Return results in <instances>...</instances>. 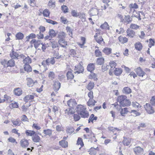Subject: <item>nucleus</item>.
I'll use <instances>...</instances> for the list:
<instances>
[{"label": "nucleus", "mask_w": 155, "mask_h": 155, "mask_svg": "<svg viewBox=\"0 0 155 155\" xmlns=\"http://www.w3.org/2000/svg\"><path fill=\"white\" fill-rule=\"evenodd\" d=\"M150 104L146 103L143 105V107L147 112L149 114H152L155 112L153 108Z\"/></svg>", "instance_id": "f257e3e1"}, {"label": "nucleus", "mask_w": 155, "mask_h": 155, "mask_svg": "<svg viewBox=\"0 0 155 155\" xmlns=\"http://www.w3.org/2000/svg\"><path fill=\"white\" fill-rule=\"evenodd\" d=\"M10 55L12 59H18L19 58H24L25 57V56L23 54L19 55L17 52L14 51L11 52L10 53Z\"/></svg>", "instance_id": "f03ea898"}, {"label": "nucleus", "mask_w": 155, "mask_h": 155, "mask_svg": "<svg viewBox=\"0 0 155 155\" xmlns=\"http://www.w3.org/2000/svg\"><path fill=\"white\" fill-rule=\"evenodd\" d=\"M134 151L135 154L137 155H140L143 154V150L139 146H137L134 149Z\"/></svg>", "instance_id": "7ed1b4c3"}, {"label": "nucleus", "mask_w": 155, "mask_h": 155, "mask_svg": "<svg viewBox=\"0 0 155 155\" xmlns=\"http://www.w3.org/2000/svg\"><path fill=\"white\" fill-rule=\"evenodd\" d=\"M134 71L136 73L137 75L140 77H143L146 74L142 70L140 67L135 69Z\"/></svg>", "instance_id": "20e7f679"}, {"label": "nucleus", "mask_w": 155, "mask_h": 155, "mask_svg": "<svg viewBox=\"0 0 155 155\" xmlns=\"http://www.w3.org/2000/svg\"><path fill=\"white\" fill-rule=\"evenodd\" d=\"M76 110V112L79 114L85 110H86V108L85 106L80 104L77 105Z\"/></svg>", "instance_id": "39448f33"}, {"label": "nucleus", "mask_w": 155, "mask_h": 155, "mask_svg": "<svg viewBox=\"0 0 155 155\" xmlns=\"http://www.w3.org/2000/svg\"><path fill=\"white\" fill-rule=\"evenodd\" d=\"M55 62L54 58V57H51L50 58H48L45 61H43L42 64V65H44L46 63L47 65H49L50 64H54Z\"/></svg>", "instance_id": "423d86ee"}, {"label": "nucleus", "mask_w": 155, "mask_h": 155, "mask_svg": "<svg viewBox=\"0 0 155 155\" xmlns=\"http://www.w3.org/2000/svg\"><path fill=\"white\" fill-rule=\"evenodd\" d=\"M67 104L70 107L74 108L77 104V103L74 99H71L67 102Z\"/></svg>", "instance_id": "0eeeda50"}, {"label": "nucleus", "mask_w": 155, "mask_h": 155, "mask_svg": "<svg viewBox=\"0 0 155 155\" xmlns=\"http://www.w3.org/2000/svg\"><path fill=\"white\" fill-rule=\"evenodd\" d=\"M20 144L22 147H28L29 142L28 140L25 139H23L20 140Z\"/></svg>", "instance_id": "6e6552de"}, {"label": "nucleus", "mask_w": 155, "mask_h": 155, "mask_svg": "<svg viewBox=\"0 0 155 155\" xmlns=\"http://www.w3.org/2000/svg\"><path fill=\"white\" fill-rule=\"evenodd\" d=\"M74 70L76 71L74 72L75 73H78V74L82 73L84 71V68L81 65H79L77 66H75Z\"/></svg>", "instance_id": "1a4fd4ad"}, {"label": "nucleus", "mask_w": 155, "mask_h": 155, "mask_svg": "<svg viewBox=\"0 0 155 155\" xmlns=\"http://www.w3.org/2000/svg\"><path fill=\"white\" fill-rule=\"evenodd\" d=\"M27 81V84L29 87H31L36 83H37V81H34L33 80L30 78H28L26 79Z\"/></svg>", "instance_id": "9d476101"}, {"label": "nucleus", "mask_w": 155, "mask_h": 155, "mask_svg": "<svg viewBox=\"0 0 155 155\" xmlns=\"http://www.w3.org/2000/svg\"><path fill=\"white\" fill-rule=\"evenodd\" d=\"M54 91H57L60 87L61 83L58 80H54Z\"/></svg>", "instance_id": "9b49d317"}, {"label": "nucleus", "mask_w": 155, "mask_h": 155, "mask_svg": "<svg viewBox=\"0 0 155 155\" xmlns=\"http://www.w3.org/2000/svg\"><path fill=\"white\" fill-rule=\"evenodd\" d=\"M127 35L131 38H133L135 35V32L130 29H128L126 31Z\"/></svg>", "instance_id": "f8f14e48"}, {"label": "nucleus", "mask_w": 155, "mask_h": 155, "mask_svg": "<svg viewBox=\"0 0 155 155\" xmlns=\"http://www.w3.org/2000/svg\"><path fill=\"white\" fill-rule=\"evenodd\" d=\"M58 43L59 45L63 48H66V46L68 45L67 42L64 39H59L58 41Z\"/></svg>", "instance_id": "ddd939ff"}, {"label": "nucleus", "mask_w": 155, "mask_h": 155, "mask_svg": "<svg viewBox=\"0 0 155 155\" xmlns=\"http://www.w3.org/2000/svg\"><path fill=\"white\" fill-rule=\"evenodd\" d=\"M65 114L70 116L73 114L75 112V111L74 108L70 107L66 109L65 110Z\"/></svg>", "instance_id": "4468645a"}, {"label": "nucleus", "mask_w": 155, "mask_h": 155, "mask_svg": "<svg viewBox=\"0 0 155 155\" xmlns=\"http://www.w3.org/2000/svg\"><path fill=\"white\" fill-rule=\"evenodd\" d=\"M32 140L35 143L39 142L41 141L40 137L36 133L32 137Z\"/></svg>", "instance_id": "2eb2a0df"}, {"label": "nucleus", "mask_w": 155, "mask_h": 155, "mask_svg": "<svg viewBox=\"0 0 155 155\" xmlns=\"http://www.w3.org/2000/svg\"><path fill=\"white\" fill-rule=\"evenodd\" d=\"M22 90L19 87L15 89L14 90V93L16 96H19L22 94Z\"/></svg>", "instance_id": "dca6fc26"}, {"label": "nucleus", "mask_w": 155, "mask_h": 155, "mask_svg": "<svg viewBox=\"0 0 155 155\" xmlns=\"http://www.w3.org/2000/svg\"><path fill=\"white\" fill-rule=\"evenodd\" d=\"M130 104L131 102L129 100L127 99V98H125V99L123 101L120 105V106L122 107L127 106H130Z\"/></svg>", "instance_id": "f3484780"}, {"label": "nucleus", "mask_w": 155, "mask_h": 155, "mask_svg": "<svg viewBox=\"0 0 155 155\" xmlns=\"http://www.w3.org/2000/svg\"><path fill=\"white\" fill-rule=\"evenodd\" d=\"M127 97L125 95H121L119 96L117 98V101L118 102L120 105L121 104L123 101L125 99V98H127Z\"/></svg>", "instance_id": "a211bd4d"}, {"label": "nucleus", "mask_w": 155, "mask_h": 155, "mask_svg": "<svg viewBox=\"0 0 155 155\" xmlns=\"http://www.w3.org/2000/svg\"><path fill=\"white\" fill-rule=\"evenodd\" d=\"M81 117L84 118H87L89 115V113L86 110L79 114Z\"/></svg>", "instance_id": "6ab92c4d"}, {"label": "nucleus", "mask_w": 155, "mask_h": 155, "mask_svg": "<svg viewBox=\"0 0 155 155\" xmlns=\"http://www.w3.org/2000/svg\"><path fill=\"white\" fill-rule=\"evenodd\" d=\"M31 44H34L35 48H38V46L41 44V41L39 40L36 41L35 39L32 40L31 41Z\"/></svg>", "instance_id": "aec40b11"}, {"label": "nucleus", "mask_w": 155, "mask_h": 155, "mask_svg": "<svg viewBox=\"0 0 155 155\" xmlns=\"http://www.w3.org/2000/svg\"><path fill=\"white\" fill-rule=\"evenodd\" d=\"M118 39L119 41L122 44L126 43L128 41V39L127 38L121 36H119Z\"/></svg>", "instance_id": "412c9836"}, {"label": "nucleus", "mask_w": 155, "mask_h": 155, "mask_svg": "<svg viewBox=\"0 0 155 155\" xmlns=\"http://www.w3.org/2000/svg\"><path fill=\"white\" fill-rule=\"evenodd\" d=\"M90 15H96L98 14V11L97 9L94 8H91L90 11Z\"/></svg>", "instance_id": "4be33fe9"}, {"label": "nucleus", "mask_w": 155, "mask_h": 155, "mask_svg": "<svg viewBox=\"0 0 155 155\" xmlns=\"http://www.w3.org/2000/svg\"><path fill=\"white\" fill-rule=\"evenodd\" d=\"M100 28L102 29L110 30V26L108 23L106 21L101 25Z\"/></svg>", "instance_id": "5701e85b"}, {"label": "nucleus", "mask_w": 155, "mask_h": 155, "mask_svg": "<svg viewBox=\"0 0 155 155\" xmlns=\"http://www.w3.org/2000/svg\"><path fill=\"white\" fill-rule=\"evenodd\" d=\"M134 46L136 49L138 51H140L141 50L143 47L141 44L139 42H138L135 43Z\"/></svg>", "instance_id": "b1692460"}, {"label": "nucleus", "mask_w": 155, "mask_h": 155, "mask_svg": "<svg viewBox=\"0 0 155 155\" xmlns=\"http://www.w3.org/2000/svg\"><path fill=\"white\" fill-rule=\"evenodd\" d=\"M16 39L22 40L24 37V35L21 32L17 33L15 35Z\"/></svg>", "instance_id": "393cba45"}, {"label": "nucleus", "mask_w": 155, "mask_h": 155, "mask_svg": "<svg viewBox=\"0 0 155 155\" xmlns=\"http://www.w3.org/2000/svg\"><path fill=\"white\" fill-rule=\"evenodd\" d=\"M124 139L123 141V143L124 145L128 146L130 143L131 140L129 138H127L124 137Z\"/></svg>", "instance_id": "a878e982"}, {"label": "nucleus", "mask_w": 155, "mask_h": 155, "mask_svg": "<svg viewBox=\"0 0 155 155\" xmlns=\"http://www.w3.org/2000/svg\"><path fill=\"white\" fill-rule=\"evenodd\" d=\"M66 37V34L63 32H59L58 35V38L59 39H64Z\"/></svg>", "instance_id": "bb28decb"}, {"label": "nucleus", "mask_w": 155, "mask_h": 155, "mask_svg": "<svg viewBox=\"0 0 155 155\" xmlns=\"http://www.w3.org/2000/svg\"><path fill=\"white\" fill-rule=\"evenodd\" d=\"M24 69L25 71L27 72H31L32 71V69L30 66L28 64H26L24 65Z\"/></svg>", "instance_id": "cd10ccee"}, {"label": "nucleus", "mask_w": 155, "mask_h": 155, "mask_svg": "<svg viewBox=\"0 0 155 155\" xmlns=\"http://www.w3.org/2000/svg\"><path fill=\"white\" fill-rule=\"evenodd\" d=\"M112 49L110 48H105L103 50V52L106 54L109 55L111 53Z\"/></svg>", "instance_id": "c85d7f7f"}, {"label": "nucleus", "mask_w": 155, "mask_h": 155, "mask_svg": "<svg viewBox=\"0 0 155 155\" xmlns=\"http://www.w3.org/2000/svg\"><path fill=\"white\" fill-rule=\"evenodd\" d=\"M23 62L25 64H28L31 63V59L29 56H28L27 57L25 58V59L23 60Z\"/></svg>", "instance_id": "c756f323"}, {"label": "nucleus", "mask_w": 155, "mask_h": 155, "mask_svg": "<svg viewBox=\"0 0 155 155\" xmlns=\"http://www.w3.org/2000/svg\"><path fill=\"white\" fill-rule=\"evenodd\" d=\"M94 69V64H90L87 66V70L90 72H92Z\"/></svg>", "instance_id": "7c9ffc66"}, {"label": "nucleus", "mask_w": 155, "mask_h": 155, "mask_svg": "<svg viewBox=\"0 0 155 155\" xmlns=\"http://www.w3.org/2000/svg\"><path fill=\"white\" fill-rule=\"evenodd\" d=\"M114 71L115 74L117 76H118L121 74L122 72V70L120 68H116Z\"/></svg>", "instance_id": "2f4dec72"}, {"label": "nucleus", "mask_w": 155, "mask_h": 155, "mask_svg": "<svg viewBox=\"0 0 155 155\" xmlns=\"http://www.w3.org/2000/svg\"><path fill=\"white\" fill-rule=\"evenodd\" d=\"M34 96L33 95H28L26 96L24 99V101L27 102L30 100H32L34 98Z\"/></svg>", "instance_id": "473e14b6"}, {"label": "nucleus", "mask_w": 155, "mask_h": 155, "mask_svg": "<svg viewBox=\"0 0 155 155\" xmlns=\"http://www.w3.org/2000/svg\"><path fill=\"white\" fill-rule=\"evenodd\" d=\"M25 134L27 136H33L36 132L33 130H26L25 131Z\"/></svg>", "instance_id": "72a5a7b5"}, {"label": "nucleus", "mask_w": 155, "mask_h": 155, "mask_svg": "<svg viewBox=\"0 0 155 155\" xmlns=\"http://www.w3.org/2000/svg\"><path fill=\"white\" fill-rule=\"evenodd\" d=\"M15 61L14 60L12 59L8 61L7 63V66L11 67L14 66L15 65Z\"/></svg>", "instance_id": "f704fd0d"}, {"label": "nucleus", "mask_w": 155, "mask_h": 155, "mask_svg": "<svg viewBox=\"0 0 155 155\" xmlns=\"http://www.w3.org/2000/svg\"><path fill=\"white\" fill-rule=\"evenodd\" d=\"M95 103H96V102L93 99H90L87 102V104L89 106H94Z\"/></svg>", "instance_id": "c9c22d12"}, {"label": "nucleus", "mask_w": 155, "mask_h": 155, "mask_svg": "<svg viewBox=\"0 0 155 155\" xmlns=\"http://www.w3.org/2000/svg\"><path fill=\"white\" fill-rule=\"evenodd\" d=\"M59 143L62 147L65 148L68 146L67 142L63 140L59 141Z\"/></svg>", "instance_id": "e433bc0d"}, {"label": "nucleus", "mask_w": 155, "mask_h": 155, "mask_svg": "<svg viewBox=\"0 0 155 155\" xmlns=\"http://www.w3.org/2000/svg\"><path fill=\"white\" fill-rule=\"evenodd\" d=\"M104 62V58L103 57L98 58L97 61V64L98 65H101Z\"/></svg>", "instance_id": "4c0bfd02"}, {"label": "nucleus", "mask_w": 155, "mask_h": 155, "mask_svg": "<svg viewBox=\"0 0 155 155\" xmlns=\"http://www.w3.org/2000/svg\"><path fill=\"white\" fill-rule=\"evenodd\" d=\"M123 92L124 94H129L131 93V91L129 87H126L123 89Z\"/></svg>", "instance_id": "58836bf2"}, {"label": "nucleus", "mask_w": 155, "mask_h": 155, "mask_svg": "<svg viewBox=\"0 0 155 155\" xmlns=\"http://www.w3.org/2000/svg\"><path fill=\"white\" fill-rule=\"evenodd\" d=\"M43 133L46 135H48L49 136H50L52 134V131L51 130L47 129L44 130H43Z\"/></svg>", "instance_id": "ea45409f"}, {"label": "nucleus", "mask_w": 155, "mask_h": 155, "mask_svg": "<svg viewBox=\"0 0 155 155\" xmlns=\"http://www.w3.org/2000/svg\"><path fill=\"white\" fill-rule=\"evenodd\" d=\"M36 37V35L35 34L33 33H31L28 36H27L26 37V41H29L30 39H32L35 38Z\"/></svg>", "instance_id": "a19ab883"}, {"label": "nucleus", "mask_w": 155, "mask_h": 155, "mask_svg": "<svg viewBox=\"0 0 155 155\" xmlns=\"http://www.w3.org/2000/svg\"><path fill=\"white\" fill-rule=\"evenodd\" d=\"M12 122L15 126H19L21 124V121L18 119H17L15 120H12Z\"/></svg>", "instance_id": "79ce46f5"}, {"label": "nucleus", "mask_w": 155, "mask_h": 155, "mask_svg": "<svg viewBox=\"0 0 155 155\" xmlns=\"http://www.w3.org/2000/svg\"><path fill=\"white\" fill-rule=\"evenodd\" d=\"M67 76L68 79H72L74 77V75L72 72L70 71L67 73Z\"/></svg>", "instance_id": "37998d69"}, {"label": "nucleus", "mask_w": 155, "mask_h": 155, "mask_svg": "<svg viewBox=\"0 0 155 155\" xmlns=\"http://www.w3.org/2000/svg\"><path fill=\"white\" fill-rule=\"evenodd\" d=\"M55 4L54 0H50L49 1L48 5L50 8H53L55 7Z\"/></svg>", "instance_id": "c03bdc74"}, {"label": "nucleus", "mask_w": 155, "mask_h": 155, "mask_svg": "<svg viewBox=\"0 0 155 155\" xmlns=\"http://www.w3.org/2000/svg\"><path fill=\"white\" fill-rule=\"evenodd\" d=\"M94 114H91L88 120V123H90L91 121L93 122L94 120H96L97 119V117H94Z\"/></svg>", "instance_id": "a18cd8bd"}, {"label": "nucleus", "mask_w": 155, "mask_h": 155, "mask_svg": "<svg viewBox=\"0 0 155 155\" xmlns=\"http://www.w3.org/2000/svg\"><path fill=\"white\" fill-rule=\"evenodd\" d=\"M48 77L51 80L54 79L55 77V75L54 72L52 71H50L48 73Z\"/></svg>", "instance_id": "49530a36"}, {"label": "nucleus", "mask_w": 155, "mask_h": 155, "mask_svg": "<svg viewBox=\"0 0 155 155\" xmlns=\"http://www.w3.org/2000/svg\"><path fill=\"white\" fill-rule=\"evenodd\" d=\"M89 154L91 155H95L96 154L97 152L95 148L91 147L89 151Z\"/></svg>", "instance_id": "de8ad7c7"}, {"label": "nucleus", "mask_w": 155, "mask_h": 155, "mask_svg": "<svg viewBox=\"0 0 155 155\" xmlns=\"http://www.w3.org/2000/svg\"><path fill=\"white\" fill-rule=\"evenodd\" d=\"M128 112L127 109V108H124L121 109L120 113L122 116H124L125 114H127Z\"/></svg>", "instance_id": "09e8293b"}, {"label": "nucleus", "mask_w": 155, "mask_h": 155, "mask_svg": "<svg viewBox=\"0 0 155 155\" xmlns=\"http://www.w3.org/2000/svg\"><path fill=\"white\" fill-rule=\"evenodd\" d=\"M54 58H55L56 59H60L62 57V56L61 55H59V53L58 52H54L53 54Z\"/></svg>", "instance_id": "8fccbe9b"}, {"label": "nucleus", "mask_w": 155, "mask_h": 155, "mask_svg": "<svg viewBox=\"0 0 155 155\" xmlns=\"http://www.w3.org/2000/svg\"><path fill=\"white\" fill-rule=\"evenodd\" d=\"M132 105L133 107L136 108H139L141 107V106L137 102H133L132 104Z\"/></svg>", "instance_id": "3c124183"}, {"label": "nucleus", "mask_w": 155, "mask_h": 155, "mask_svg": "<svg viewBox=\"0 0 155 155\" xmlns=\"http://www.w3.org/2000/svg\"><path fill=\"white\" fill-rule=\"evenodd\" d=\"M50 12L47 9H45L43 12V16L46 17L49 16L50 15Z\"/></svg>", "instance_id": "603ef678"}, {"label": "nucleus", "mask_w": 155, "mask_h": 155, "mask_svg": "<svg viewBox=\"0 0 155 155\" xmlns=\"http://www.w3.org/2000/svg\"><path fill=\"white\" fill-rule=\"evenodd\" d=\"M49 35L52 38L54 37L56 35L55 32L53 29L50 30L49 31Z\"/></svg>", "instance_id": "864d4df0"}, {"label": "nucleus", "mask_w": 155, "mask_h": 155, "mask_svg": "<svg viewBox=\"0 0 155 155\" xmlns=\"http://www.w3.org/2000/svg\"><path fill=\"white\" fill-rule=\"evenodd\" d=\"M124 19L125 22L127 23V24L129 23L131 21V20L130 19V17L128 15H125V16Z\"/></svg>", "instance_id": "5fc2aeb1"}, {"label": "nucleus", "mask_w": 155, "mask_h": 155, "mask_svg": "<svg viewBox=\"0 0 155 155\" xmlns=\"http://www.w3.org/2000/svg\"><path fill=\"white\" fill-rule=\"evenodd\" d=\"M45 19L46 20V22L48 23L52 24L53 25H57L58 24V23L55 21L52 20L50 19Z\"/></svg>", "instance_id": "6e6d98bb"}, {"label": "nucleus", "mask_w": 155, "mask_h": 155, "mask_svg": "<svg viewBox=\"0 0 155 155\" xmlns=\"http://www.w3.org/2000/svg\"><path fill=\"white\" fill-rule=\"evenodd\" d=\"M94 86V84L92 82H90L88 84L87 88L88 90L90 91L93 88Z\"/></svg>", "instance_id": "4d7b16f0"}, {"label": "nucleus", "mask_w": 155, "mask_h": 155, "mask_svg": "<svg viewBox=\"0 0 155 155\" xmlns=\"http://www.w3.org/2000/svg\"><path fill=\"white\" fill-rule=\"evenodd\" d=\"M124 32V28L122 27H120L119 28L117 29L116 31V32L118 34H121L123 33Z\"/></svg>", "instance_id": "13d9d810"}, {"label": "nucleus", "mask_w": 155, "mask_h": 155, "mask_svg": "<svg viewBox=\"0 0 155 155\" xmlns=\"http://www.w3.org/2000/svg\"><path fill=\"white\" fill-rule=\"evenodd\" d=\"M130 28L131 29L137 30L139 28V26L135 24H132L130 25Z\"/></svg>", "instance_id": "bf43d9fd"}, {"label": "nucleus", "mask_w": 155, "mask_h": 155, "mask_svg": "<svg viewBox=\"0 0 155 155\" xmlns=\"http://www.w3.org/2000/svg\"><path fill=\"white\" fill-rule=\"evenodd\" d=\"M130 112L133 113V115L134 116H138L140 115V112H138L135 110H131Z\"/></svg>", "instance_id": "052dcab7"}, {"label": "nucleus", "mask_w": 155, "mask_h": 155, "mask_svg": "<svg viewBox=\"0 0 155 155\" xmlns=\"http://www.w3.org/2000/svg\"><path fill=\"white\" fill-rule=\"evenodd\" d=\"M109 64L111 67L110 69L114 70L117 65V64L114 61H112L110 62Z\"/></svg>", "instance_id": "680f3d73"}, {"label": "nucleus", "mask_w": 155, "mask_h": 155, "mask_svg": "<svg viewBox=\"0 0 155 155\" xmlns=\"http://www.w3.org/2000/svg\"><path fill=\"white\" fill-rule=\"evenodd\" d=\"M152 106H155V95L153 96L150 100V103Z\"/></svg>", "instance_id": "e2e57ef3"}, {"label": "nucleus", "mask_w": 155, "mask_h": 155, "mask_svg": "<svg viewBox=\"0 0 155 155\" xmlns=\"http://www.w3.org/2000/svg\"><path fill=\"white\" fill-rule=\"evenodd\" d=\"M32 127L37 130H40L41 128L40 127L38 126V123H34L32 126Z\"/></svg>", "instance_id": "0e129e2a"}, {"label": "nucleus", "mask_w": 155, "mask_h": 155, "mask_svg": "<svg viewBox=\"0 0 155 155\" xmlns=\"http://www.w3.org/2000/svg\"><path fill=\"white\" fill-rule=\"evenodd\" d=\"M129 7L130 8L137 9L138 8V5L136 3L130 4L129 5Z\"/></svg>", "instance_id": "69168bd1"}, {"label": "nucleus", "mask_w": 155, "mask_h": 155, "mask_svg": "<svg viewBox=\"0 0 155 155\" xmlns=\"http://www.w3.org/2000/svg\"><path fill=\"white\" fill-rule=\"evenodd\" d=\"M95 54L96 57H99L102 56L101 52L98 49H96L95 51Z\"/></svg>", "instance_id": "338daca9"}, {"label": "nucleus", "mask_w": 155, "mask_h": 155, "mask_svg": "<svg viewBox=\"0 0 155 155\" xmlns=\"http://www.w3.org/2000/svg\"><path fill=\"white\" fill-rule=\"evenodd\" d=\"M150 42L148 45L149 48H151L152 46H153L154 45L155 41L153 39L150 38L149 39Z\"/></svg>", "instance_id": "774afa93"}]
</instances>
